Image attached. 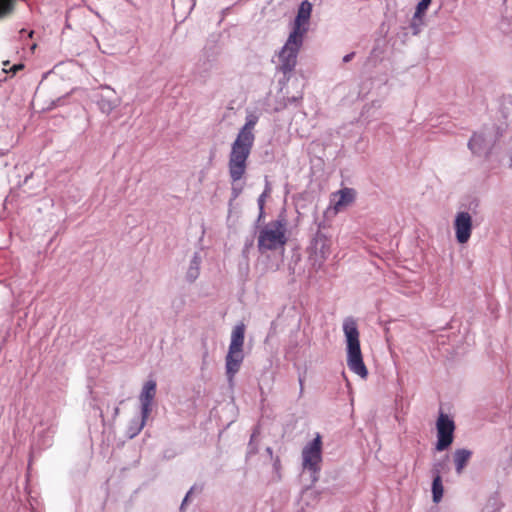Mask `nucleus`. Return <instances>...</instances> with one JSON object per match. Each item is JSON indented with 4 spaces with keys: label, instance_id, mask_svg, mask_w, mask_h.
I'll list each match as a JSON object with an SVG mask.
<instances>
[{
    "label": "nucleus",
    "instance_id": "nucleus-1",
    "mask_svg": "<svg viewBox=\"0 0 512 512\" xmlns=\"http://www.w3.org/2000/svg\"><path fill=\"white\" fill-rule=\"evenodd\" d=\"M257 120L258 118L254 115L247 116L245 124L239 130L235 141L231 145L228 169L229 176L234 182L241 180L245 174L247 160L255 140L253 129Z\"/></svg>",
    "mask_w": 512,
    "mask_h": 512
},
{
    "label": "nucleus",
    "instance_id": "nucleus-2",
    "mask_svg": "<svg viewBox=\"0 0 512 512\" xmlns=\"http://www.w3.org/2000/svg\"><path fill=\"white\" fill-rule=\"evenodd\" d=\"M287 220L280 214L275 220L264 224L258 231L257 248L260 253L284 249L287 243Z\"/></svg>",
    "mask_w": 512,
    "mask_h": 512
},
{
    "label": "nucleus",
    "instance_id": "nucleus-3",
    "mask_svg": "<svg viewBox=\"0 0 512 512\" xmlns=\"http://www.w3.org/2000/svg\"><path fill=\"white\" fill-rule=\"evenodd\" d=\"M343 332L346 338L347 345V366L350 371L366 378L368 376V370L364 364L360 340L359 331L356 320L353 317H347L343 321Z\"/></svg>",
    "mask_w": 512,
    "mask_h": 512
},
{
    "label": "nucleus",
    "instance_id": "nucleus-4",
    "mask_svg": "<svg viewBox=\"0 0 512 512\" xmlns=\"http://www.w3.org/2000/svg\"><path fill=\"white\" fill-rule=\"evenodd\" d=\"M303 38L289 34L285 44L278 53L279 65L277 69L283 73L281 84L286 83L297 65V57L303 45Z\"/></svg>",
    "mask_w": 512,
    "mask_h": 512
},
{
    "label": "nucleus",
    "instance_id": "nucleus-5",
    "mask_svg": "<svg viewBox=\"0 0 512 512\" xmlns=\"http://www.w3.org/2000/svg\"><path fill=\"white\" fill-rule=\"evenodd\" d=\"M322 441L319 434L308 442L302 450V466L311 473L313 481H316L321 470Z\"/></svg>",
    "mask_w": 512,
    "mask_h": 512
},
{
    "label": "nucleus",
    "instance_id": "nucleus-6",
    "mask_svg": "<svg viewBox=\"0 0 512 512\" xmlns=\"http://www.w3.org/2000/svg\"><path fill=\"white\" fill-rule=\"evenodd\" d=\"M437 442L436 451H444L450 447L454 439L455 424L454 421L443 412L440 413L437 423Z\"/></svg>",
    "mask_w": 512,
    "mask_h": 512
},
{
    "label": "nucleus",
    "instance_id": "nucleus-7",
    "mask_svg": "<svg viewBox=\"0 0 512 512\" xmlns=\"http://www.w3.org/2000/svg\"><path fill=\"white\" fill-rule=\"evenodd\" d=\"M93 98L99 110L105 115H110L121 103V99L109 85H101Z\"/></svg>",
    "mask_w": 512,
    "mask_h": 512
},
{
    "label": "nucleus",
    "instance_id": "nucleus-8",
    "mask_svg": "<svg viewBox=\"0 0 512 512\" xmlns=\"http://www.w3.org/2000/svg\"><path fill=\"white\" fill-rule=\"evenodd\" d=\"M472 217L467 211H459L454 219L455 237L458 243L465 244L472 233Z\"/></svg>",
    "mask_w": 512,
    "mask_h": 512
},
{
    "label": "nucleus",
    "instance_id": "nucleus-9",
    "mask_svg": "<svg viewBox=\"0 0 512 512\" xmlns=\"http://www.w3.org/2000/svg\"><path fill=\"white\" fill-rule=\"evenodd\" d=\"M311 12L312 4L308 0L302 1L298 7L297 15L290 34H295L296 37L304 39V35L308 31L307 26L311 17Z\"/></svg>",
    "mask_w": 512,
    "mask_h": 512
},
{
    "label": "nucleus",
    "instance_id": "nucleus-10",
    "mask_svg": "<svg viewBox=\"0 0 512 512\" xmlns=\"http://www.w3.org/2000/svg\"><path fill=\"white\" fill-rule=\"evenodd\" d=\"M330 240L325 234L317 231L312 238L309 246L311 255L315 257V261L322 264L330 254Z\"/></svg>",
    "mask_w": 512,
    "mask_h": 512
},
{
    "label": "nucleus",
    "instance_id": "nucleus-11",
    "mask_svg": "<svg viewBox=\"0 0 512 512\" xmlns=\"http://www.w3.org/2000/svg\"><path fill=\"white\" fill-rule=\"evenodd\" d=\"M156 388L157 384L153 379L146 381L142 387L139 400L141 414H143L144 417H149L152 411V405L156 396Z\"/></svg>",
    "mask_w": 512,
    "mask_h": 512
},
{
    "label": "nucleus",
    "instance_id": "nucleus-12",
    "mask_svg": "<svg viewBox=\"0 0 512 512\" xmlns=\"http://www.w3.org/2000/svg\"><path fill=\"white\" fill-rule=\"evenodd\" d=\"M244 360L243 349H228V353L225 357V370L227 380L230 384L233 383L235 375L240 370L241 364Z\"/></svg>",
    "mask_w": 512,
    "mask_h": 512
},
{
    "label": "nucleus",
    "instance_id": "nucleus-13",
    "mask_svg": "<svg viewBox=\"0 0 512 512\" xmlns=\"http://www.w3.org/2000/svg\"><path fill=\"white\" fill-rule=\"evenodd\" d=\"M432 0H419L416 5V10L410 21V29L413 35H418L425 26V14L428 10Z\"/></svg>",
    "mask_w": 512,
    "mask_h": 512
},
{
    "label": "nucleus",
    "instance_id": "nucleus-14",
    "mask_svg": "<svg viewBox=\"0 0 512 512\" xmlns=\"http://www.w3.org/2000/svg\"><path fill=\"white\" fill-rule=\"evenodd\" d=\"M468 148L476 156H488L491 151V144L483 134L474 133L468 142Z\"/></svg>",
    "mask_w": 512,
    "mask_h": 512
},
{
    "label": "nucleus",
    "instance_id": "nucleus-15",
    "mask_svg": "<svg viewBox=\"0 0 512 512\" xmlns=\"http://www.w3.org/2000/svg\"><path fill=\"white\" fill-rule=\"evenodd\" d=\"M472 451L466 448L456 449L453 453V461L455 464V470L457 474H461L464 468L467 466Z\"/></svg>",
    "mask_w": 512,
    "mask_h": 512
},
{
    "label": "nucleus",
    "instance_id": "nucleus-16",
    "mask_svg": "<svg viewBox=\"0 0 512 512\" xmlns=\"http://www.w3.org/2000/svg\"><path fill=\"white\" fill-rule=\"evenodd\" d=\"M202 257L199 252H195L190 260L185 278L189 283H193L200 275V266Z\"/></svg>",
    "mask_w": 512,
    "mask_h": 512
},
{
    "label": "nucleus",
    "instance_id": "nucleus-17",
    "mask_svg": "<svg viewBox=\"0 0 512 512\" xmlns=\"http://www.w3.org/2000/svg\"><path fill=\"white\" fill-rule=\"evenodd\" d=\"M244 338L245 325L243 323H239L232 330L229 349H243Z\"/></svg>",
    "mask_w": 512,
    "mask_h": 512
},
{
    "label": "nucleus",
    "instance_id": "nucleus-18",
    "mask_svg": "<svg viewBox=\"0 0 512 512\" xmlns=\"http://www.w3.org/2000/svg\"><path fill=\"white\" fill-rule=\"evenodd\" d=\"M54 433L55 427L53 425L49 426L46 430H38L35 447L38 449H45L51 446Z\"/></svg>",
    "mask_w": 512,
    "mask_h": 512
},
{
    "label": "nucleus",
    "instance_id": "nucleus-19",
    "mask_svg": "<svg viewBox=\"0 0 512 512\" xmlns=\"http://www.w3.org/2000/svg\"><path fill=\"white\" fill-rule=\"evenodd\" d=\"M148 417H144L143 414L140 415V417H134L129 421L127 430H126V436L129 439H133L136 437L144 428Z\"/></svg>",
    "mask_w": 512,
    "mask_h": 512
},
{
    "label": "nucleus",
    "instance_id": "nucleus-20",
    "mask_svg": "<svg viewBox=\"0 0 512 512\" xmlns=\"http://www.w3.org/2000/svg\"><path fill=\"white\" fill-rule=\"evenodd\" d=\"M339 198L335 203V209L340 210L341 207H345L351 204L355 199V190L352 188H343L338 191Z\"/></svg>",
    "mask_w": 512,
    "mask_h": 512
},
{
    "label": "nucleus",
    "instance_id": "nucleus-21",
    "mask_svg": "<svg viewBox=\"0 0 512 512\" xmlns=\"http://www.w3.org/2000/svg\"><path fill=\"white\" fill-rule=\"evenodd\" d=\"M443 484H442V478L437 474V476H433L432 481V497L433 502L439 503L443 497Z\"/></svg>",
    "mask_w": 512,
    "mask_h": 512
},
{
    "label": "nucleus",
    "instance_id": "nucleus-22",
    "mask_svg": "<svg viewBox=\"0 0 512 512\" xmlns=\"http://www.w3.org/2000/svg\"><path fill=\"white\" fill-rule=\"evenodd\" d=\"M269 192H270V187L267 183L265 190L260 194V196L257 199V204H258V208H259L257 223H259L265 216L264 205H265V199L268 196Z\"/></svg>",
    "mask_w": 512,
    "mask_h": 512
},
{
    "label": "nucleus",
    "instance_id": "nucleus-23",
    "mask_svg": "<svg viewBox=\"0 0 512 512\" xmlns=\"http://www.w3.org/2000/svg\"><path fill=\"white\" fill-rule=\"evenodd\" d=\"M15 0H0V19L9 15L14 8Z\"/></svg>",
    "mask_w": 512,
    "mask_h": 512
},
{
    "label": "nucleus",
    "instance_id": "nucleus-24",
    "mask_svg": "<svg viewBox=\"0 0 512 512\" xmlns=\"http://www.w3.org/2000/svg\"><path fill=\"white\" fill-rule=\"evenodd\" d=\"M231 181H232V188H231V200H230V202L236 200L239 197V195L242 193V191H243V186L239 185L237 183L239 180L234 182L231 179Z\"/></svg>",
    "mask_w": 512,
    "mask_h": 512
},
{
    "label": "nucleus",
    "instance_id": "nucleus-25",
    "mask_svg": "<svg viewBox=\"0 0 512 512\" xmlns=\"http://www.w3.org/2000/svg\"><path fill=\"white\" fill-rule=\"evenodd\" d=\"M256 434H257V431L255 430L252 433L251 437H250V441H249L248 447H247V449H248L247 454L248 455H254V454H256L258 452V445H257V443L254 440L255 437H256Z\"/></svg>",
    "mask_w": 512,
    "mask_h": 512
},
{
    "label": "nucleus",
    "instance_id": "nucleus-26",
    "mask_svg": "<svg viewBox=\"0 0 512 512\" xmlns=\"http://www.w3.org/2000/svg\"><path fill=\"white\" fill-rule=\"evenodd\" d=\"M445 461H438V462H435L432 466V474L433 476H437V470H438V475L441 476L442 472L444 471L445 469Z\"/></svg>",
    "mask_w": 512,
    "mask_h": 512
},
{
    "label": "nucleus",
    "instance_id": "nucleus-27",
    "mask_svg": "<svg viewBox=\"0 0 512 512\" xmlns=\"http://www.w3.org/2000/svg\"><path fill=\"white\" fill-rule=\"evenodd\" d=\"M301 99H302V94H300L298 96L287 97L286 100H285V105L287 106V105L296 104Z\"/></svg>",
    "mask_w": 512,
    "mask_h": 512
},
{
    "label": "nucleus",
    "instance_id": "nucleus-28",
    "mask_svg": "<svg viewBox=\"0 0 512 512\" xmlns=\"http://www.w3.org/2000/svg\"><path fill=\"white\" fill-rule=\"evenodd\" d=\"M478 207H479V200L478 199H473L469 203L468 210H470L473 213H476Z\"/></svg>",
    "mask_w": 512,
    "mask_h": 512
},
{
    "label": "nucleus",
    "instance_id": "nucleus-29",
    "mask_svg": "<svg viewBox=\"0 0 512 512\" xmlns=\"http://www.w3.org/2000/svg\"><path fill=\"white\" fill-rule=\"evenodd\" d=\"M192 490H193V487H191V489L187 492V494L185 495L182 503H181V506H180V512H183L184 511V507L188 501V498L190 496V494L192 493Z\"/></svg>",
    "mask_w": 512,
    "mask_h": 512
},
{
    "label": "nucleus",
    "instance_id": "nucleus-30",
    "mask_svg": "<svg viewBox=\"0 0 512 512\" xmlns=\"http://www.w3.org/2000/svg\"><path fill=\"white\" fill-rule=\"evenodd\" d=\"M354 56H355V53H354V52H351V53H349V54H346V55L343 57L342 61H343L344 63H348V62H350V61L353 59V57H354Z\"/></svg>",
    "mask_w": 512,
    "mask_h": 512
},
{
    "label": "nucleus",
    "instance_id": "nucleus-31",
    "mask_svg": "<svg viewBox=\"0 0 512 512\" xmlns=\"http://www.w3.org/2000/svg\"><path fill=\"white\" fill-rule=\"evenodd\" d=\"M24 67L23 64H15L11 67L10 71L13 73V74H16L17 71H19L20 69H22Z\"/></svg>",
    "mask_w": 512,
    "mask_h": 512
},
{
    "label": "nucleus",
    "instance_id": "nucleus-32",
    "mask_svg": "<svg viewBox=\"0 0 512 512\" xmlns=\"http://www.w3.org/2000/svg\"><path fill=\"white\" fill-rule=\"evenodd\" d=\"M279 466H280V459L278 457H276V459L274 460V468L278 469Z\"/></svg>",
    "mask_w": 512,
    "mask_h": 512
},
{
    "label": "nucleus",
    "instance_id": "nucleus-33",
    "mask_svg": "<svg viewBox=\"0 0 512 512\" xmlns=\"http://www.w3.org/2000/svg\"><path fill=\"white\" fill-rule=\"evenodd\" d=\"M62 98H58L56 101L53 102V106H59L61 105Z\"/></svg>",
    "mask_w": 512,
    "mask_h": 512
},
{
    "label": "nucleus",
    "instance_id": "nucleus-34",
    "mask_svg": "<svg viewBox=\"0 0 512 512\" xmlns=\"http://www.w3.org/2000/svg\"><path fill=\"white\" fill-rule=\"evenodd\" d=\"M266 452H267V454H269V455L272 457V455H273V449H272L271 447H267V448H266Z\"/></svg>",
    "mask_w": 512,
    "mask_h": 512
},
{
    "label": "nucleus",
    "instance_id": "nucleus-35",
    "mask_svg": "<svg viewBox=\"0 0 512 512\" xmlns=\"http://www.w3.org/2000/svg\"><path fill=\"white\" fill-rule=\"evenodd\" d=\"M299 384H300V391H303V379L302 377H299Z\"/></svg>",
    "mask_w": 512,
    "mask_h": 512
},
{
    "label": "nucleus",
    "instance_id": "nucleus-36",
    "mask_svg": "<svg viewBox=\"0 0 512 512\" xmlns=\"http://www.w3.org/2000/svg\"><path fill=\"white\" fill-rule=\"evenodd\" d=\"M118 414H119V408H118V407H116V408L114 409V416H117Z\"/></svg>",
    "mask_w": 512,
    "mask_h": 512
},
{
    "label": "nucleus",
    "instance_id": "nucleus-37",
    "mask_svg": "<svg viewBox=\"0 0 512 512\" xmlns=\"http://www.w3.org/2000/svg\"><path fill=\"white\" fill-rule=\"evenodd\" d=\"M19 33H20V35L22 36L24 33H26V30H25V29H21V30L19 31Z\"/></svg>",
    "mask_w": 512,
    "mask_h": 512
},
{
    "label": "nucleus",
    "instance_id": "nucleus-38",
    "mask_svg": "<svg viewBox=\"0 0 512 512\" xmlns=\"http://www.w3.org/2000/svg\"><path fill=\"white\" fill-rule=\"evenodd\" d=\"M30 177H31V174L26 176L25 179H24V183H26Z\"/></svg>",
    "mask_w": 512,
    "mask_h": 512
},
{
    "label": "nucleus",
    "instance_id": "nucleus-39",
    "mask_svg": "<svg viewBox=\"0 0 512 512\" xmlns=\"http://www.w3.org/2000/svg\"><path fill=\"white\" fill-rule=\"evenodd\" d=\"M33 33H34L33 31H30V32L28 33V37H29V38H31V37H32V35H33Z\"/></svg>",
    "mask_w": 512,
    "mask_h": 512
},
{
    "label": "nucleus",
    "instance_id": "nucleus-40",
    "mask_svg": "<svg viewBox=\"0 0 512 512\" xmlns=\"http://www.w3.org/2000/svg\"><path fill=\"white\" fill-rule=\"evenodd\" d=\"M483 512H496V509H494L493 511H483Z\"/></svg>",
    "mask_w": 512,
    "mask_h": 512
}]
</instances>
